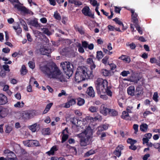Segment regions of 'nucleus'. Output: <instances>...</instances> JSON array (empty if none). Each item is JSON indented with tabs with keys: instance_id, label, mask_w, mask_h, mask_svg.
I'll use <instances>...</instances> for the list:
<instances>
[{
	"instance_id": "69168bd1",
	"label": "nucleus",
	"mask_w": 160,
	"mask_h": 160,
	"mask_svg": "<svg viewBox=\"0 0 160 160\" xmlns=\"http://www.w3.org/2000/svg\"><path fill=\"white\" fill-rule=\"evenodd\" d=\"M27 38L28 40L30 42H31L32 41V38L31 37L30 34L29 33H28L27 35Z\"/></svg>"
},
{
	"instance_id": "ddd939ff",
	"label": "nucleus",
	"mask_w": 160,
	"mask_h": 160,
	"mask_svg": "<svg viewBox=\"0 0 160 160\" xmlns=\"http://www.w3.org/2000/svg\"><path fill=\"white\" fill-rule=\"evenodd\" d=\"M7 109L0 106V118L5 117L7 115Z\"/></svg>"
},
{
	"instance_id": "3c124183",
	"label": "nucleus",
	"mask_w": 160,
	"mask_h": 160,
	"mask_svg": "<svg viewBox=\"0 0 160 160\" xmlns=\"http://www.w3.org/2000/svg\"><path fill=\"white\" fill-rule=\"evenodd\" d=\"M123 146L122 145H119L117 146L116 149L115 150L118 152H121V151L123 149Z\"/></svg>"
},
{
	"instance_id": "7ed1b4c3",
	"label": "nucleus",
	"mask_w": 160,
	"mask_h": 160,
	"mask_svg": "<svg viewBox=\"0 0 160 160\" xmlns=\"http://www.w3.org/2000/svg\"><path fill=\"white\" fill-rule=\"evenodd\" d=\"M108 85L107 81L101 78H98L95 83V87L98 93H100L101 92L104 93L106 91V89L108 87Z\"/></svg>"
},
{
	"instance_id": "864d4df0",
	"label": "nucleus",
	"mask_w": 160,
	"mask_h": 160,
	"mask_svg": "<svg viewBox=\"0 0 160 160\" xmlns=\"http://www.w3.org/2000/svg\"><path fill=\"white\" fill-rule=\"evenodd\" d=\"M68 102L71 106L74 105L76 103L75 99L73 98L70 99Z\"/></svg>"
},
{
	"instance_id": "f704fd0d",
	"label": "nucleus",
	"mask_w": 160,
	"mask_h": 160,
	"mask_svg": "<svg viewBox=\"0 0 160 160\" xmlns=\"http://www.w3.org/2000/svg\"><path fill=\"white\" fill-rule=\"evenodd\" d=\"M77 105L79 106H81L84 104L85 100L84 99L80 98H78Z\"/></svg>"
},
{
	"instance_id": "f8f14e48",
	"label": "nucleus",
	"mask_w": 160,
	"mask_h": 160,
	"mask_svg": "<svg viewBox=\"0 0 160 160\" xmlns=\"http://www.w3.org/2000/svg\"><path fill=\"white\" fill-rule=\"evenodd\" d=\"M81 133H84L85 134H86L88 136H90L91 138H92V130L89 126H88L85 130Z\"/></svg>"
},
{
	"instance_id": "c85d7f7f",
	"label": "nucleus",
	"mask_w": 160,
	"mask_h": 160,
	"mask_svg": "<svg viewBox=\"0 0 160 160\" xmlns=\"http://www.w3.org/2000/svg\"><path fill=\"white\" fill-rule=\"evenodd\" d=\"M41 132L43 135H49L50 133V129L48 128H43Z\"/></svg>"
},
{
	"instance_id": "052dcab7",
	"label": "nucleus",
	"mask_w": 160,
	"mask_h": 160,
	"mask_svg": "<svg viewBox=\"0 0 160 160\" xmlns=\"http://www.w3.org/2000/svg\"><path fill=\"white\" fill-rule=\"evenodd\" d=\"M100 135V139L101 140H103L104 139V138L106 136V133L105 132H102Z\"/></svg>"
},
{
	"instance_id": "aec40b11",
	"label": "nucleus",
	"mask_w": 160,
	"mask_h": 160,
	"mask_svg": "<svg viewBox=\"0 0 160 160\" xmlns=\"http://www.w3.org/2000/svg\"><path fill=\"white\" fill-rule=\"evenodd\" d=\"M118 59L122 60L124 62L128 63L131 62V59L130 57L125 55H122L118 58Z\"/></svg>"
},
{
	"instance_id": "f03ea898",
	"label": "nucleus",
	"mask_w": 160,
	"mask_h": 160,
	"mask_svg": "<svg viewBox=\"0 0 160 160\" xmlns=\"http://www.w3.org/2000/svg\"><path fill=\"white\" fill-rule=\"evenodd\" d=\"M93 76L92 72H90L88 70L87 71L86 68H83L80 71L77 70L74 77L75 80L79 83L86 79L92 78Z\"/></svg>"
},
{
	"instance_id": "4be33fe9",
	"label": "nucleus",
	"mask_w": 160,
	"mask_h": 160,
	"mask_svg": "<svg viewBox=\"0 0 160 160\" xmlns=\"http://www.w3.org/2000/svg\"><path fill=\"white\" fill-rule=\"evenodd\" d=\"M74 27L76 31L79 32L80 34L82 35L84 34L85 32L83 27L82 26L79 27L78 25H76Z\"/></svg>"
},
{
	"instance_id": "2f4dec72",
	"label": "nucleus",
	"mask_w": 160,
	"mask_h": 160,
	"mask_svg": "<svg viewBox=\"0 0 160 160\" xmlns=\"http://www.w3.org/2000/svg\"><path fill=\"white\" fill-rule=\"evenodd\" d=\"M101 73L104 76H108L110 75L109 71L106 69H102L101 70Z\"/></svg>"
},
{
	"instance_id": "6e6d98bb",
	"label": "nucleus",
	"mask_w": 160,
	"mask_h": 160,
	"mask_svg": "<svg viewBox=\"0 0 160 160\" xmlns=\"http://www.w3.org/2000/svg\"><path fill=\"white\" fill-rule=\"evenodd\" d=\"M114 11L116 13H119L121 8L120 7H118L117 6H114Z\"/></svg>"
},
{
	"instance_id": "de8ad7c7",
	"label": "nucleus",
	"mask_w": 160,
	"mask_h": 160,
	"mask_svg": "<svg viewBox=\"0 0 160 160\" xmlns=\"http://www.w3.org/2000/svg\"><path fill=\"white\" fill-rule=\"evenodd\" d=\"M109 57L108 56H105L102 60V62L104 65H106L107 63V61L109 59Z\"/></svg>"
},
{
	"instance_id": "6e6552de",
	"label": "nucleus",
	"mask_w": 160,
	"mask_h": 160,
	"mask_svg": "<svg viewBox=\"0 0 160 160\" xmlns=\"http://www.w3.org/2000/svg\"><path fill=\"white\" fill-rule=\"evenodd\" d=\"M87 62L88 64L90 65V68H88L86 67L85 68L87 69V71L88 70L90 72H92V74H93L92 70L93 69H95L96 67V66L93 60V58H88Z\"/></svg>"
},
{
	"instance_id": "cd10ccee",
	"label": "nucleus",
	"mask_w": 160,
	"mask_h": 160,
	"mask_svg": "<svg viewBox=\"0 0 160 160\" xmlns=\"http://www.w3.org/2000/svg\"><path fill=\"white\" fill-rule=\"evenodd\" d=\"M137 14L135 13L132 14V21L134 24L137 23L138 22V19L137 18Z\"/></svg>"
},
{
	"instance_id": "e433bc0d",
	"label": "nucleus",
	"mask_w": 160,
	"mask_h": 160,
	"mask_svg": "<svg viewBox=\"0 0 160 160\" xmlns=\"http://www.w3.org/2000/svg\"><path fill=\"white\" fill-rule=\"evenodd\" d=\"M77 47L78 48V51L80 53H83L84 52V50L83 47L81 46L80 43H78Z\"/></svg>"
},
{
	"instance_id": "dca6fc26",
	"label": "nucleus",
	"mask_w": 160,
	"mask_h": 160,
	"mask_svg": "<svg viewBox=\"0 0 160 160\" xmlns=\"http://www.w3.org/2000/svg\"><path fill=\"white\" fill-rule=\"evenodd\" d=\"M121 117L122 119L126 120H132V118L129 115L128 112L125 111L122 112Z\"/></svg>"
},
{
	"instance_id": "bf43d9fd",
	"label": "nucleus",
	"mask_w": 160,
	"mask_h": 160,
	"mask_svg": "<svg viewBox=\"0 0 160 160\" xmlns=\"http://www.w3.org/2000/svg\"><path fill=\"white\" fill-rule=\"evenodd\" d=\"M82 47L83 48H86L88 47V42L86 41H82Z\"/></svg>"
},
{
	"instance_id": "72a5a7b5",
	"label": "nucleus",
	"mask_w": 160,
	"mask_h": 160,
	"mask_svg": "<svg viewBox=\"0 0 160 160\" xmlns=\"http://www.w3.org/2000/svg\"><path fill=\"white\" fill-rule=\"evenodd\" d=\"M70 122L74 125H76V124H78V118L74 117L70 119Z\"/></svg>"
},
{
	"instance_id": "f3484780",
	"label": "nucleus",
	"mask_w": 160,
	"mask_h": 160,
	"mask_svg": "<svg viewBox=\"0 0 160 160\" xmlns=\"http://www.w3.org/2000/svg\"><path fill=\"white\" fill-rule=\"evenodd\" d=\"M40 54L42 55L49 56L50 54V50L45 47H43L41 48L39 50Z\"/></svg>"
},
{
	"instance_id": "4d7b16f0",
	"label": "nucleus",
	"mask_w": 160,
	"mask_h": 160,
	"mask_svg": "<svg viewBox=\"0 0 160 160\" xmlns=\"http://www.w3.org/2000/svg\"><path fill=\"white\" fill-rule=\"evenodd\" d=\"M138 126L136 124H134L133 125V128L134 130V133L136 134L138 131Z\"/></svg>"
},
{
	"instance_id": "b1692460",
	"label": "nucleus",
	"mask_w": 160,
	"mask_h": 160,
	"mask_svg": "<svg viewBox=\"0 0 160 160\" xmlns=\"http://www.w3.org/2000/svg\"><path fill=\"white\" fill-rule=\"evenodd\" d=\"M40 144L38 141L36 140H30V147H37L39 146Z\"/></svg>"
},
{
	"instance_id": "37998d69",
	"label": "nucleus",
	"mask_w": 160,
	"mask_h": 160,
	"mask_svg": "<svg viewBox=\"0 0 160 160\" xmlns=\"http://www.w3.org/2000/svg\"><path fill=\"white\" fill-rule=\"evenodd\" d=\"M94 151L93 150H91L86 152L84 156L85 157H89L90 155H92L94 154Z\"/></svg>"
},
{
	"instance_id": "338daca9",
	"label": "nucleus",
	"mask_w": 160,
	"mask_h": 160,
	"mask_svg": "<svg viewBox=\"0 0 160 160\" xmlns=\"http://www.w3.org/2000/svg\"><path fill=\"white\" fill-rule=\"evenodd\" d=\"M12 130V128L11 127L8 126L6 128L5 132L7 133H9Z\"/></svg>"
},
{
	"instance_id": "49530a36",
	"label": "nucleus",
	"mask_w": 160,
	"mask_h": 160,
	"mask_svg": "<svg viewBox=\"0 0 160 160\" xmlns=\"http://www.w3.org/2000/svg\"><path fill=\"white\" fill-rule=\"evenodd\" d=\"M130 74V72L129 71L124 70L121 72L120 75L123 77H126Z\"/></svg>"
},
{
	"instance_id": "393cba45",
	"label": "nucleus",
	"mask_w": 160,
	"mask_h": 160,
	"mask_svg": "<svg viewBox=\"0 0 160 160\" xmlns=\"http://www.w3.org/2000/svg\"><path fill=\"white\" fill-rule=\"evenodd\" d=\"M28 24L35 27H38L39 26L38 23V21L36 19L30 20L28 22Z\"/></svg>"
},
{
	"instance_id": "c756f323",
	"label": "nucleus",
	"mask_w": 160,
	"mask_h": 160,
	"mask_svg": "<svg viewBox=\"0 0 160 160\" xmlns=\"http://www.w3.org/2000/svg\"><path fill=\"white\" fill-rule=\"evenodd\" d=\"M148 126L146 123L142 124L140 126V130L143 132H146L148 129Z\"/></svg>"
},
{
	"instance_id": "4c0bfd02",
	"label": "nucleus",
	"mask_w": 160,
	"mask_h": 160,
	"mask_svg": "<svg viewBox=\"0 0 160 160\" xmlns=\"http://www.w3.org/2000/svg\"><path fill=\"white\" fill-rule=\"evenodd\" d=\"M127 142L128 143L130 144L131 145H133L137 142L136 140L133 139L131 138H128L127 141Z\"/></svg>"
},
{
	"instance_id": "2eb2a0df",
	"label": "nucleus",
	"mask_w": 160,
	"mask_h": 160,
	"mask_svg": "<svg viewBox=\"0 0 160 160\" xmlns=\"http://www.w3.org/2000/svg\"><path fill=\"white\" fill-rule=\"evenodd\" d=\"M8 102L7 97L3 94H0V105L6 104Z\"/></svg>"
},
{
	"instance_id": "e2e57ef3",
	"label": "nucleus",
	"mask_w": 160,
	"mask_h": 160,
	"mask_svg": "<svg viewBox=\"0 0 160 160\" xmlns=\"http://www.w3.org/2000/svg\"><path fill=\"white\" fill-rule=\"evenodd\" d=\"M10 49L8 48H4L2 49V51L5 53H8L10 52Z\"/></svg>"
},
{
	"instance_id": "a19ab883",
	"label": "nucleus",
	"mask_w": 160,
	"mask_h": 160,
	"mask_svg": "<svg viewBox=\"0 0 160 160\" xmlns=\"http://www.w3.org/2000/svg\"><path fill=\"white\" fill-rule=\"evenodd\" d=\"M54 18L57 20H60L61 19V17L57 11L54 12Z\"/></svg>"
},
{
	"instance_id": "0e129e2a",
	"label": "nucleus",
	"mask_w": 160,
	"mask_h": 160,
	"mask_svg": "<svg viewBox=\"0 0 160 160\" xmlns=\"http://www.w3.org/2000/svg\"><path fill=\"white\" fill-rule=\"evenodd\" d=\"M133 107L131 106H128L126 108V112H128V113L132 112L131 110L132 109Z\"/></svg>"
},
{
	"instance_id": "c03bdc74",
	"label": "nucleus",
	"mask_w": 160,
	"mask_h": 160,
	"mask_svg": "<svg viewBox=\"0 0 160 160\" xmlns=\"http://www.w3.org/2000/svg\"><path fill=\"white\" fill-rule=\"evenodd\" d=\"M110 89V88L109 87H108L106 89V91L104 93L106 92L108 96H111L112 93Z\"/></svg>"
},
{
	"instance_id": "473e14b6",
	"label": "nucleus",
	"mask_w": 160,
	"mask_h": 160,
	"mask_svg": "<svg viewBox=\"0 0 160 160\" xmlns=\"http://www.w3.org/2000/svg\"><path fill=\"white\" fill-rule=\"evenodd\" d=\"M21 74L23 75H26L28 71L26 69V67L25 65L22 66L21 69L20 70Z\"/></svg>"
},
{
	"instance_id": "774afa93",
	"label": "nucleus",
	"mask_w": 160,
	"mask_h": 160,
	"mask_svg": "<svg viewBox=\"0 0 160 160\" xmlns=\"http://www.w3.org/2000/svg\"><path fill=\"white\" fill-rule=\"evenodd\" d=\"M150 154L149 153H147L143 156L142 159L143 160H147L148 158L150 157Z\"/></svg>"
},
{
	"instance_id": "a18cd8bd",
	"label": "nucleus",
	"mask_w": 160,
	"mask_h": 160,
	"mask_svg": "<svg viewBox=\"0 0 160 160\" xmlns=\"http://www.w3.org/2000/svg\"><path fill=\"white\" fill-rule=\"evenodd\" d=\"M43 32L48 35H50L51 33L47 28H43L42 29Z\"/></svg>"
},
{
	"instance_id": "9b49d317",
	"label": "nucleus",
	"mask_w": 160,
	"mask_h": 160,
	"mask_svg": "<svg viewBox=\"0 0 160 160\" xmlns=\"http://www.w3.org/2000/svg\"><path fill=\"white\" fill-rule=\"evenodd\" d=\"M108 126L105 124H103L98 126L97 128V131L96 134L98 136L100 135L103 131L106 130L108 129Z\"/></svg>"
},
{
	"instance_id": "680f3d73",
	"label": "nucleus",
	"mask_w": 160,
	"mask_h": 160,
	"mask_svg": "<svg viewBox=\"0 0 160 160\" xmlns=\"http://www.w3.org/2000/svg\"><path fill=\"white\" fill-rule=\"evenodd\" d=\"M150 62L152 63H156L157 64V59L155 58H152L150 59Z\"/></svg>"
},
{
	"instance_id": "09e8293b",
	"label": "nucleus",
	"mask_w": 160,
	"mask_h": 160,
	"mask_svg": "<svg viewBox=\"0 0 160 160\" xmlns=\"http://www.w3.org/2000/svg\"><path fill=\"white\" fill-rule=\"evenodd\" d=\"M158 95L157 92H155L154 93L153 97V99L155 102H157L158 101Z\"/></svg>"
},
{
	"instance_id": "a878e982",
	"label": "nucleus",
	"mask_w": 160,
	"mask_h": 160,
	"mask_svg": "<svg viewBox=\"0 0 160 160\" xmlns=\"http://www.w3.org/2000/svg\"><path fill=\"white\" fill-rule=\"evenodd\" d=\"M53 104V103H50L48 104L46 106L45 109L43 111L42 114H45L48 113V112L49 111L50 109L52 107Z\"/></svg>"
},
{
	"instance_id": "603ef678",
	"label": "nucleus",
	"mask_w": 160,
	"mask_h": 160,
	"mask_svg": "<svg viewBox=\"0 0 160 160\" xmlns=\"http://www.w3.org/2000/svg\"><path fill=\"white\" fill-rule=\"evenodd\" d=\"M97 108L93 106L90 107L89 108V111L92 112H97Z\"/></svg>"
},
{
	"instance_id": "bb28decb",
	"label": "nucleus",
	"mask_w": 160,
	"mask_h": 160,
	"mask_svg": "<svg viewBox=\"0 0 160 160\" xmlns=\"http://www.w3.org/2000/svg\"><path fill=\"white\" fill-rule=\"evenodd\" d=\"M108 115L112 117H115L118 115V112L115 109H110Z\"/></svg>"
},
{
	"instance_id": "39448f33",
	"label": "nucleus",
	"mask_w": 160,
	"mask_h": 160,
	"mask_svg": "<svg viewBox=\"0 0 160 160\" xmlns=\"http://www.w3.org/2000/svg\"><path fill=\"white\" fill-rule=\"evenodd\" d=\"M80 138V144L82 146H86L92 142V138L84 133H80L77 135Z\"/></svg>"
},
{
	"instance_id": "412c9836",
	"label": "nucleus",
	"mask_w": 160,
	"mask_h": 160,
	"mask_svg": "<svg viewBox=\"0 0 160 160\" xmlns=\"http://www.w3.org/2000/svg\"><path fill=\"white\" fill-rule=\"evenodd\" d=\"M58 150V148L56 146H54L51 148L50 151L47 152L46 153L49 156L51 155H54V154L55 152L57 151Z\"/></svg>"
},
{
	"instance_id": "ea45409f",
	"label": "nucleus",
	"mask_w": 160,
	"mask_h": 160,
	"mask_svg": "<svg viewBox=\"0 0 160 160\" xmlns=\"http://www.w3.org/2000/svg\"><path fill=\"white\" fill-rule=\"evenodd\" d=\"M135 26L136 28V29L138 31V33L140 34H142V31L141 29V28L140 26L139 25L138 23H135Z\"/></svg>"
},
{
	"instance_id": "58836bf2",
	"label": "nucleus",
	"mask_w": 160,
	"mask_h": 160,
	"mask_svg": "<svg viewBox=\"0 0 160 160\" xmlns=\"http://www.w3.org/2000/svg\"><path fill=\"white\" fill-rule=\"evenodd\" d=\"M104 55L103 54L102 52L101 51H98L97 52V58L98 59H100L102 58Z\"/></svg>"
},
{
	"instance_id": "5701e85b",
	"label": "nucleus",
	"mask_w": 160,
	"mask_h": 160,
	"mask_svg": "<svg viewBox=\"0 0 160 160\" xmlns=\"http://www.w3.org/2000/svg\"><path fill=\"white\" fill-rule=\"evenodd\" d=\"M87 92L90 96L93 97L94 96V92L92 87H90L88 89Z\"/></svg>"
},
{
	"instance_id": "5fc2aeb1",
	"label": "nucleus",
	"mask_w": 160,
	"mask_h": 160,
	"mask_svg": "<svg viewBox=\"0 0 160 160\" xmlns=\"http://www.w3.org/2000/svg\"><path fill=\"white\" fill-rule=\"evenodd\" d=\"M23 143L25 146L30 147L29 146V145H30V140L23 141Z\"/></svg>"
},
{
	"instance_id": "9d476101",
	"label": "nucleus",
	"mask_w": 160,
	"mask_h": 160,
	"mask_svg": "<svg viewBox=\"0 0 160 160\" xmlns=\"http://www.w3.org/2000/svg\"><path fill=\"white\" fill-rule=\"evenodd\" d=\"M68 128H66L65 129L62 131V143H64L66 141L68 138L69 137L68 135Z\"/></svg>"
},
{
	"instance_id": "7c9ffc66",
	"label": "nucleus",
	"mask_w": 160,
	"mask_h": 160,
	"mask_svg": "<svg viewBox=\"0 0 160 160\" xmlns=\"http://www.w3.org/2000/svg\"><path fill=\"white\" fill-rule=\"evenodd\" d=\"M90 4L93 7H99V3H98L96 0H89Z\"/></svg>"
},
{
	"instance_id": "423d86ee",
	"label": "nucleus",
	"mask_w": 160,
	"mask_h": 160,
	"mask_svg": "<svg viewBox=\"0 0 160 160\" xmlns=\"http://www.w3.org/2000/svg\"><path fill=\"white\" fill-rule=\"evenodd\" d=\"M36 111L34 110H29L22 112L21 117L22 119L25 121L32 118L35 115Z\"/></svg>"
},
{
	"instance_id": "a211bd4d",
	"label": "nucleus",
	"mask_w": 160,
	"mask_h": 160,
	"mask_svg": "<svg viewBox=\"0 0 160 160\" xmlns=\"http://www.w3.org/2000/svg\"><path fill=\"white\" fill-rule=\"evenodd\" d=\"M18 8L21 12H23L25 14H30L31 13H32V12L31 11L27 8L24 6H20Z\"/></svg>"
},
{
	"instance_id": "1a4fd4ad",
	"label": "nucleus",
	"mask_w": 160,
	"mask_h": 160,
	"mask_svg": "<svg viewBox=\"0 0 160 160\" xmlns=\"http://www.w3.org/2000/svg\"><path fill=\"white\" fill-rule=\"evenodd\" d=\"M109 108H108L106 105L104 104L102 105L100 108V113L105 116H106L108 115L109 112Z\"/></svg>"
},
{
	"instance_id": "c9c22d12",
	"label": "nucleus",
	"mask_w": 160,
	"mask_h": 160,
	"mask_svg": "<svg viewBox=\"0 0 160 160\" xmlns=\"http://www.w3.org/2000/svg\"><path fill=\"white\" fill-rule=\"evenodd\" d=\"M24 102L22 101L21 102H18L17 103L14 104V107L15 108H22L24 106Z\"/></svg>"
},
{
	"instance_id": "20e7f679",
	"label": "nucleus",
	"mask_w": 160,
	"mask_h": 160,
	"mask_svg": "<svg viewBox=\"0 0 160 160\" xmlns=\"http://www.w3.org/2000/svg\"><path fill=\"white\" fill-rule=\"evenodd\" d=\"M60 66L64 73L68 77H70L72 75L73 72L74 67L72 63L69 62H61Z\"/></svg>"
},
{
	"instance_id": "8fccbe9b",
	"label": "nucleus",
	"mask_w": 160,
	"mask_h": 160,
	"mask_svg": "<svg viewBox=\"0 0 160 160\" xmlns=\"http://www.w3.org/2000/svg\"><path fill=\"white\" fill-rule=\"evenodd\" d=\"M29 67L32 69H33L35 67V63L32 61H30L28 62Z\"/></svg>"
},
{
	"instance_id": "13d9d810",
	"label": "nucleus",
	"mask_w": 160,
	"mask_h": 160,
	"mask_svg": "<svg viewBox=\"0 0 160 160\" xmlns=\"http://www.w3.org/2000/svg\"><path fill=\"white\" fill-rule=\"evenodd\" d=\"M74 4L76 7L82 5V3L79 0L77 1L75 0Z\"/></svg>"
},
{
	"instance_id": "0eeeda50",
	"label": "nucleus",
	"mask_w": 160,
	"mask_h": 160,
	"mask_svg": "<svg viewBox=\"0 0 160 160\" xmlns=\"http://www.w3.org/2000/svg\"><path fill=\"white\" fill-rule=\"evenodd\" d=\"M82 12L85 16H88L93 19L94 18V14L92 13L89 7H84L82 10Z\"/></svg>"
},
{
	"instance_id": "6ab92c4d",
	"label": "nucleus",
	"mask_w": 160,
	"mask_h": 160,
	"mask_svg": "<svg viewBox=\"0 0 160 160\" xmlns=\"http://www.w3.org/2000/svg\"><path fill=\"white\" fill-rule=\"evenodd\" d=\"M127 92L128 95L131 96H135V88L133 86H129L127 89Z\"/></svg>"
},
{
	"instance_id": "f257e3e1",
	"label": "nucleus",
	"mask_w": 160,
	"mask_h": 160,
	"mask_svg": "<svg viewBox=\"0 0 160 160\" xmlns=\"http://www.w3.org/2000/svg\"><path fill=\"white\" fill-rule=\"evenodd\" d=\"M40 69L43 73L50 78H57L61 74L60 70L55 63L48 66H41Z\"/></svg>"
},
{
	"instance_id": "4468645a",
	"label": "nucleus",
	"mask_w": 160,
	"mask_h": 160,
	"mask_svg": "<svg viewBox=\"0 0 160 160\" xmlns=\"http://www.w3.org/2000/svg\"><path fill=\"white\" fill-rule=\"evenodd\" d=\"M143 93V91L142 87L140 86L137 87L135 91V96L137 97H139L142 96Z\"/></svg>"
},
{
	"instance_id": "79ce46f5",
	"label": "nucleus",
	"mask_w": 160,
	"mask_h": 160,
	"mask_svg": "<svg viewBox=\"0 0 160 160\" xmlns=\"http://www.w3.org/2000/svg\"><path fill=\"white\" fill-rule=\"evenodd\" d=\"M37 126L36 123L34 124L31 126H30L29 127V128L33 132H35L36 130V127Z\"/></svg>"
}]
</instances>
